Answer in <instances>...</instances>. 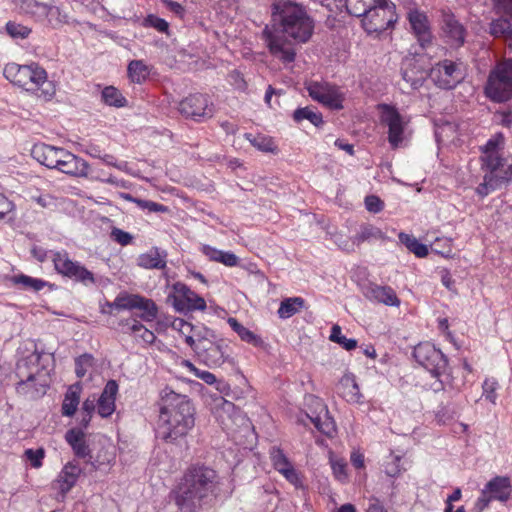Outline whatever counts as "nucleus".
I'll return each instance as SVG.
<instances>
[{
	"label": "nucleus",
	"mask_w": 512,
	"mask_h": 512,
	"mask_svg": "<svg viewBox=\"0 0 512 512\" xmlns=\"http://www.w3.org/2000/svg\"><path fill=\"white\" fill-rule=\"evenodd\" d=\"M309 96L332 110L343 108L344 95L340 89L325 81H310L306 84Z\"/></svg>",
	"instance_id": "12"
},
{
	"label": "nucleus",
	"mask_w": 512,
	"mask_h": 512,
	"mask_svg": "<svg viewBox=\"0 0 512 512\" xmlns=\"http://www.w3.org/2000/svg\"><path fill=\"white\" fill-rule=\"evenodd\" d=\"M123 333L134 335L136 339L142 340L145 344H153L156 340L155 334L141 324L137 319H125L119 322Z\"/></svg>",
	"instance_id": "27"
},
{
	"label": "nucleus",
	"mask_w": 512,
	"mask_h": 512,
	"mask_svg": "<svg viewBox=\"0 0 512 512\" xmlns=\"http://www.w3.org/2000/svg\"><path fill=\"white\" fill-rule=\"evenodd\" d=\"M361 292L366 299L372 302L382 303L387 306L400 305L396 292L390 286H381L374 282H367L361 285Z\"/></svg>",
	"instance_id": "19"
},
{
	"label": "nucleus",
	"mask_w": 512,
	"mask_h": 512,
	"mask_svg": "<svg viewBox=\"0 0 512 512\" xmlns=\"http://www.w3.org/2000/svg\"><path fill=\"white\" fill-rule=\"evenodd\" d=\"M202 252L211 261L222 263L228 267L238 265V257L230 251H222L209 245H203Z\"/></svg>",
	"instance_id": "33"
},
{
	"label": "nucleus",
	"mask_w": 512,
	"mask_h": 512,
	"mask_svg": "<svg viewBox=\"0 0 512 512\" xmlns=\"http://www.w3.org/2000/svg\"><path fill=\"white\" fill-rule=\"evenodd\" d=\"M231 329L238 334L242 341L252 344L254 346H260L262 344V340L259 336L254 334L252 331L244 327L241 323L237 321L236 318H228L227 320Z\"/></svg>",
	"instance_id": "41"
},
{
	"label": "nucleus",
	"mask_w": 512,
	"mask_h": 512,
	"mask_svg": "<svg viewBox=\"0 0 512 512\" xmlns=\"http://www.w3.org/2000/svg\"><path fill=\"white\" fill-rule=\"evenodd\" d=\"M167 303L171 304L178 312L204 311L207 307L204 298L182 282L172 285L171 291L167 295Z\"/></svg>",
	"instance_id": "11"
},
{
	"label": "nucleus",
	"mask_w": 512,
	"mask_h": 512,
	"mask_svg": "<svg viewBox=\"0 0 512 512\" xmlns=\"http://www.w3.org/2000/svg\"><path fill=\"white\" fill-rule=\"evenodd\" d=\"M93 357L89 354H83L75 359V373L78 378H83L87 369L92 366Z\"/></svg>",
	"instance_id": "52"
},
{
	"label": "nucleus",
	"mask_w": 512,
	"mask_h": 512,
	"mask_svg": "<svg viewBox=\"0 0 512 512\" xmlns=\"http://www.w3.org/2000/svg\"><path fill=\"white\" fill-rule=\"evenodd\" d=\"M50 355L34 352L17 364L16 375L20 381L16 384V392L29 399H38L46 394L50 383V369L45 362Z\"/></svg>",
	"instance_id": "4"
},
{
	"label": "nucleus",
	"mask_w": 512,
	"mask_h": 512,
	"mask_svg": "<svg viewBox=\"0 0 512 512\" xmlns=\"http://www.w3.org/2000/svg\"><path fill=\"white\" fill-rule=\"evenodd\" d=\"M134 300V294H119L113 302H106L104 305L101 306V313H111V309L116 310H132Z\"/></svg>",
	"instance_id": "39"
},
{
	"label": "nucleus",
	"mask_w": 512,
	"mask_h": 512,
	"mask_svg": "<svg viewBox=\"0 0 512 512\" xmlns=\"http://www.w3.org/2000/svg\"><path fill=\"white\" fill-rule=\"evenodd\" d=\"M45 21H47L51 27L58 28L68 23V15L58 6L47 5Z\"/></svg>",
	"instance_id": "43"
},
{
	"label": "nucleus",
	"mask_w": 512,
	"mask_h": 512,
	"mask_svg": "<svg viewBox=\"0 0 512 512\" xmlns=\"http://www.w3.org/2000/svg\"><path fill=\"white\" fill-rule=\"evenodd\" d=\"M383 233L382 231L370 224L361 225L359 232L353 237L352 245L350 247H343L346 251L353 250V245H360L365 241H370L372 239H382Z\"/></svg>",
	"instance_id": "36"
},
{
	"label": "nucleus",
	"mask_w": 512,
	"mask_h": 512,
	"mask_svg": "<svg viewBox=\"0 0 512 512\" xmlns=\"http://www.w3.org/2000/svg\"><path fill=\"white\" fill-rule=\"evenodd\" d=\"M481 168L499 188L512 181V159L510 158H490L488 162L481 163Z\"/></svg>",
	"instance_id": "18"
},
{
	"label": "nucleus",
	"mask_w": 512,
	"mask_h": 512,
	"mask_svg": "<svg viewBox=\"0 0 512 512\" xmlns=\"http://www.w3.org/2000/svg\"><path fill=\"white\" fill-rule=\"evenodd\" d=\"M413 356L416 362L424 367L432 377L447 376L448 373V359L440 349H437L429 342L419 343L413 350Z\"/></svg>",
	"instance_id": "9"
},
{
	"label": "nucleus",
	"mask_w": 512,
	"mask_h": 512,
	"mask_svg": "<svg viewBox=\"0 0 512 512\" xmlns=\"http://www.w3.org/2000/svg\"><path fill=\"white\" fill-rule=\"evenodd\" d=\"M499 189V187L495 184V182L492 181L486 174L483 176V182L478 185L476 188V193L481 197L484 198L491 192Z\"/></svg>",
	"instance_id": "57"
},
{
	"label": "nucleus",
	"mask_w": 512,
	"mask_h": 512,
	"mask_svg": "<svg viewBox=\"0 0 512 512\" xmlns=\"http://www.w3.org/2000/svg\"><path fill=\"white\" fill-rule=\"evenodd\" d=\"M133 304V309L142 311L138 317L144 322H152L157 318L158 308L153 300L134 294Z\"/></svg>",
	"instance_id": "32"
},
{
	"label": "nucleus",
	"mask_w": 512,
	"mask_h": 512,
	"mask_svg": "<svg viewBox=\"0 0 512 512\" xmlns=\"http://www.w3.org/2000/svg\"><path fill=\"white\" fill-rule=\"evenodd\" d=\"M81 387L79 384L72 385L65 393L61 413L63 416L71 417L75 414L80 402Z\"/></svg>",
	"instance_id": "34"
},
{
	"label": "nucleus",
	"mask_w": 512,
	"mask_h": 512,
	"mask_svg": "<svg viewBox=\"0 0 512 512\" xmlns=\"http://www.w3.org/2000/svg\"><path fill=\"white\" fill-rule=\"evenodd\" d=\"M401 75L402 89L417 90L423 86L429 74L422 63L416 57H406L402 62Z\"/></svg>",
	"instance_id": "17"
},
{
	"label": "nucleus",
	"mask_w": 512,
	"mask_h": 512,
	"mask_svg": "<svg viewBox=\"0 0 512 512\" xmlns=\"http://www.w3.org/2000/svg\"><path fill=\"white\" fill-rule=\"evenodd\" d=\"M119 390L115 380H109L97 401V412L102 418L111 416L116 408L115 401Z\"/></svg>",
	"instance_id": "23"
},
{
	"label": "nucleus",
	"mask_w": 512,
	"mask_h": 512,
	"mask_svg": "<svg viewBox=\"0 0 512 512\" xmlns=\"http://www.w3.org/2000/svg\"><path fill=\"white\" fill-rule=\"evenodd\" d=\"M217 472L204 465L190 467L184 474L176 492V504L188 512H195L210 503L219 493Z\"/></svg>",
	"instance_id": "3"
},
{
	"label": "nucleus",
	"mask_w": 512,
	"mask_h": 512,
	"mask_svg": "<svg viewBox=\"0 0 512 512\" xmlns=\"http://www.w3.org/2000/svg\"><path fill=\"white\" fill-rule=\"evenodd\" d=\"M338 393L349 403H360L362 395L353 375H344L338 385Z\"/></svg>",
	"instance_id": "29"
},
{
	"label": "nucleus",
	"mask_w": 512,
	"mask_h": 512,
	"mask_svg": "<svg viewBox=\"0 0 512 512\" xmlns=\"http://www.w3.org/2000/svg\"><path fill=\"white\" fill-rule=\"evenodd\" d=\"M293 119L296 122H301L305 119L309 120L316 127H319L323 124L322 115L318 112H315L310 107L296 109L293 113Z\"/></svg>",
	"instance_id": "46"
},
{
	"label": "nucleus",
	"mask_w": 512,
	"mask_h": 512,
	"mask_svg": "<svg viewBox=\"0 0 512 512\" xmlns=\"http://www.w3.org/2000/svg\"><path fill=\"white\" fill-rule=\"evenodd\" d=\"M497 387H498V383L495 379H486L482 385V388H483L482 395L493 404H495L496 399H497V394H496Z\"/></svg>",
	"instance_id": "56"
},
{
	"label": "nucleus",
	"mask_w": 512,
	"mask_h": 512,
	"mask_svg": "<svg viewBox=\"0 0 512 512\" xmlns=\"http://www.w3.org/2000/svg\"><path fill=\"white\" fill-rule=\"evenodd\" d=\"M47 5L37 0H22L20 8L25 14L30 15L36 21L44 22Z\"/></svg>",
	"instance_id": "42"
},
{
	"label": "nucleus",
	"mask_w": 512,
	"mask_h": 512,
	"mask_svg": "<svg viewBox=\"0 0 512 512\" xmlns=\"http://www.w3.org/2000/svg\"><path fill=\"white\" fill-rule=\"evenodd\" d=\"M178 111L185 118L195 121L211 117L213 114L208 96L200 93L191 94L182 99L178 104Z\"/></svg>",
	"instance_id": "15"
},
{
	"label": "nucleus",
	"mask_w": 512,
	"mask_h": 512,
	"mask_svg": "<svg viewBox=\"0 0 512 512\" xmlns=\"http://www.w3.org/2000/svg\"><path fill=\"white\" fill-rule=\"evenodd\" d=\"M65 440L71 446L74 454L79 458L90 455V449L85 441V433L80 428L69 429L65 433Z\"/></svg>",
	"instance_id": "28"
},
{
	"label": "nucleus",
	"mask_w": 512,
	"mask_h": 512,
	"mask_svg": "<svg viewBox=\"0 0 512 512\" xmlns=\"http://www.w3.org/2000/svg\"><path fill=\"white\" fill-rule=\"evenodd\" d=\"M33 256L39 261L44 262L48 258L54 264L58 274L73 281L82 283L85 286L95 284L94 274L78 261H73L67 251H46L43 248L35 247L32 249Z\"/></svg>",
	"instance_id": "6"
},
{
	"label": "nucleus",
	"mask_w": 512,
	"mask_h": 512,
	"mask_svg": "<svg viewBox=\"0 0 512 512\" xmlns=\"http://www.w3.org/2000/svg\"><path fill=\"white\" fill-rule=\"evenodd\" d=\"M304 299L301 297L286 298L280 303L277 311L281 319H287L298 313L304 307Z\"/></svg>",
	"instance_id": "38"
},
{
	"label": "nucleus",
	"mask_w": 512,
	"mask_h": 512,
	"mask_svg": "<svg viewBox=\"0 0 512 512\" xmlns=\"http://www.w3.org/2000/svg\"><path fill=\"white\" fill-rule=\"evenodd\" d=\"M511 29V23L506 18L500 17L490 23L489 33L494 37L505 39Z\"/></svg>",
	"instance_id": "50"
},
{
	"label": "nucleus",
	"mask_w": 512,
	"mask_h": 512,
	"mask_svg": "<svg viewBox=\"0 0 512 512\" xmlns=\"http://www.w3.org/2000/svg\"><path fill=\"white\" fill-rule=\"evenodd\" d=\"M26 458L30 461L32 467L39 468L42 466V459L44 458L43 449H27L25 451Z\"/></svg>",
	"instance_id": "59"
},
{
	"label": "nucleus",
	"mask_w": 512,
	"mask_h": 512,
	"mask_svg": "<svg viewBox=\"0 0 512 512\" xmlns=\"http://www.w3.org/2000/svg\"><path fill=\"white\" fill-rule=\"evenodd\" d=\"M329 339L330 341L339 344L347 351H351L357 347V341L355 339L347 338L344 336L342 334L341 327L337 324L332 326Z\"/></svg>",
	"instance_id": "45"
},
{
	"label": "nucleus",
	"mask_w": 512,
	"mask_h": 512,
	"mask_svg": "<svg viewBox=\"0 0 512 512\" xmlns=\"http://www.w3.org/2000/svg\"><path fill=\"white\" fill-rule=\"evenodd\" d=\"M14 204L6 196L0 193V219H11Z\"/></svg>",
	"instance_id": "60"
},
{
	"label": "nucleus",
	"mask_w": 512,
	"mask_h": 512,
	"mask_svg": "<svg viewBox=\"0 0 512 512\" xmlns=\"http://www.w3.org/2000/svg\"><path fill=\"white\" fill-rule=\"evenodd\" d=\"M315 428L326 436L332 437L336 432V426L333 418L329 415L326 406L321 405L320 413L316 416H309Z\"/></svg>",
	"instance_id": "31"
},
{
	"label": "nucleus",
	"mask_w": 512,
	"mask_h": 512,
	"mask_svg": "<svg viewBox=\"0 0 512 512\" xmlns=\"http://www.w3.org/2000/svg\"><path fill=\"white\" fill-rule=\"evenodd\" d=\"M280 474H282L284 478L296 488H300L303 486L300 475L293 467V465L288 469L284 470L283 472H281Z\"/></svg>",
	"instance_id": "61"
},
{
	"label": "nucleus",
	"mask_w": 512,
	"mask_h": 512,
	"mask_svg": "<svg viewBox=\"0 0 512 512\" xmlns=\"http://www.w3.org/2000/svg\"><path fill=\"white\" fill-rule=\"evenodd\" d=\"M142 25L144 27H152L159 32H166L169 28V24L166 20L159 18L153 14L148 15L144 20Z\"/></svg>",
	"instance_id": "53"
},
{
	"label": "nucleus",
	"mask_w": 512,
	"mask_h": 512,
	"mask_svg": "<svg viewBox=\"0 0 512 512\" xmlns=\"http://www.w3.org/2000/svg\"><path fill=\"white\" fill-rule=\"evenodd\" d=\"M365 207L371 213H379L384 208V202L376 195H368L365 197Z\"/></svg>",
	"instance_id": "58"
},
{
	"label": "nucleus",
	"mask_w": 512,
	"mask_h": 512,
	"mask_svg": "<svg viewBox=\"0 0 512 512\" xmlns=\"http://www.w3.org/2000/svg\"><path fill=\"white\" fill-rule=\"evenodd\" d=\"M3 74L14 85L28 91L38 92L45 100H50L56 93L55 85L47 80V72L38 63L19 65L8 63Z\"/></svg>",
	"instance_id": "5"
},
{
	"label": "nucleus",
	"mask_w": 512,
	"mask_h": 512,
	"mask_svg": "<svg viewBox=\"0 0 512 512\" xmlns=\"http://www.w3.org/2000/svg\"><path fill=\"white\" fill-rule=\"evenodd\" d=\"M82 469L74 462L67 463L59 473L56 482L59 485L60 493L63 497L76 484Z\"/></svg>",
	"instance_id": "26"
},
{
	"label": "nucleus",
	"mask_w": 512,
	"mask_h": 512,
	"mask_svg": "<svg viewBox=\"0 0 512 512\" xmlns=\"http://www.w3.org/2000/svg\"><path fill=\"white\" fill-rule=\"evenodd\" d=\"M101 97L103 102L109 106L120 108L126 105L125 97H123L121 92L113 86L105 87L102 90Z\"/></svg>",
	"instance_id": "44"
},
{
	"label": "nucleus",
	"mask_w": 512,
	"mask_h": 512,
	"mask_svg": "<svg viewBox=\"0 0 512 512\" xmlns=\"http://www.w3.org/2000/svg\"><path fill=\"white\" fill-rule=\"evenodd\" d=\"M186 330H188L191 333H194L198 343L199 340L204 342H210L217 337L215 332L207 327H193L191 324L183 322L181 326V332L185 334Z\"/></svg>",
	"instance_id": "47"
},
{
	"label": "nucleus",
	"mask_w": 512,
	"mask_h": 512,
	"mask_svg": "<svg viewBox=\"0 0 512 512\" xmlns=\"http://www.w3.org/2000/svg\"><path fill=\"white\" fill-rule=\"evenodd\" d=\"M168 253L164 249L152 247L146 253H142L137 258V265L144 269L164 270L167 265Z\"/></svg>",
	"instance_id": "25"
},
{
	"label": "nucleus",
	"mask_w": 512,
	"mask_h": 512,
	"mask_svg": "<svg viewBox=\"0 0 512 512\" xmlns=\"http://www.w3.org/2000/svg\"><path fill=\"white\" fill-rule=\"evenodd\" d=\"M127 73L133 83L142 84L150 75V68L143 60H132L127 66Z\"/></svg>",
	"instance_id": "37"
},
{
	"label": "nucleus",
	"mask_w": 512,
	"mask_h": 512,
	"mask_svg": "<svg viewBox=\"0 0 512 512\" xmlns=\"http://www.w3.org/2000/svg\"><path fill=\"white\" fill-rule=\"evenodd\" d=\"M65 152L64 148L38 143L32 147L31 156L41 165L49 169H57Z\"/></svg>",
	"instance_id": "20"
},
{
	"label": "nucleus",
	"mask_w": 512,
	"mask_h": 512,
	"mask_svg": "<svg viewBox=\"0 0 512 512\" xmlns=\"http://www.w3.org/2000/svg\"><path fill=\"white\" fill-rule=\"evenodd\" d=\"M157 436L175 443L187 436L195 425V408L188 396L165 387L160 393Z\"/></svg>",
	"instance_id": "2"
},
{
	"label": "nucleus",
	"mask_w": 512,
	"mask_h": 512,
	"mask_svg": "<svg viewBox=\"0 0 512 512\" xmlns=\"http://www.w3.org/2000/svg\"><path fill=\"white\" fill-rule=\"evenodd\" d=\"M315 23L306 8L290 0H276L271 6V25H266L262 37L271 55L283 63L295 60V50L286 38L306 43L314 32Z\"/></svg>",
	"instance_id": "1"
},
{
	"label": "nucleus",
	"mask_w": 512,
	"mask_h": 512,
	"mask_svg": "<svg viewBox=\"0 0 512 512\" xmlns=\"http://www.w3.org/2000/svg\"><path fill=\"white\" fill-rule=\"evenodd\" d=\"M7 279L12 286L32 292H38L49 285L43 279L34 278L23 273L9 276Z\"/></svg>",
	"instance_id": "30"
},
{
	"label": "nucleus",
	"mask_w": 512,
	"mask_h": 512,
	"mask_svg": "<svg viewBox=\"0 0 512 512\" xmlns=\"http://www.w3.org/2000/svg\"><path fill=\"white\" fill-rule=\"evenodd\" d=\"M228 80L231 85H233L238 90H245L246 89V82L243 78V75L237 71L233 70L228 75Z\"/></svg>",
	"instance_id": "64"
},
{
	"label": "nucleus",
	"mask_w": 512,
	"mask_h": 512,
	"mask_svg": "<svg viewBox=\"0 0 512 512\" xmlns=\"http://www.w3.org/2000/svg\"><path fill=\"white\" fill-rule=\"evenodd\" d=\"M400 460H401L400 456H391V461L386 463L385 473L389 477L394 478L400 474V472H401Z\"/></svg>",
	"instance_id": "62"
},
{
	"label": "nucleus",
	"mask_w": 512,
	"mask_h": 512,
	"mask_svg": "<svg viewBox=\"0 0 512 512\" xmlns=\"http://www.w3.org/2000/svg\"><path fill=\"white\" fill-rule=\"evenodd\" d=\"M504 144V137L498 133L491 137L485 145L480 147L482 155L480 157L481 163L488 162L490 158L502 157L499 153L500 147Z\"/></svg>",
	"instance_id": "35"
},
{
	"label": "nucleus",
	"mask_w": 512,
	"mask_h": 512,
	"mask_svg": "<svg viewBox=\"0 0 512 512\" xmlns=\"http://www.w3.org/2000/svg\"><path fill=\"white\" fill-rule=\"evenodd\" d=\"M466 73L461 61L444 59L435 63L429 72L433 83L445 90L454 89L465 79Z\"/></svg>",
	"instance_id": "10"
},
{
	"label": "nucleus",
	"mask_w": 512,
	"mask_h": 512,
	"mask_svg": "<svg viewBox=\"0 0 512 512\" xmlns=\"http://www.w3.org/2000/svg\"><path fill=\"white\" fill-rule=\"evenodd\" d=\"M380 109L381 121L388 127V141L392 148H397L403 141L406 123L394 106L382 104Z\"/></svg>",
	"instance_id": "16"
},
{
	"label": "nucleus",
	"mask_w": 512,
	"mask_h": 512,
	"mask_svg": "<svg viewBox=\"0 0 512 512\" xmlns=\"http://www.w3.org/2000/svg\"><path fill=\"white\" fill-rule=\"evenodd\" d=\"M6 31L12 38L15 39H25L31 33L30 28L13 21L6 23Z\"/></svg>",
	"instance_id": "51"
},
{
	"label": "nucleus",
	"mask_w": 512,
	"mask_h": 512,
	"mask_svg": "<svg viewBox=\"0 0 512 512\" xmlns=\"http://www.w3.org/2000/svg\"><path fill=\"white\" fill-rule=\"evenodd\" d=\"M198 358L208 367L216 368L226 362H231L229 346L223 339L217 337L210 342H201L198 345Z\"/></svg>",
	"instance_id": "14"
},
{
	"label": "nucleus",
	"mask_w": 512,
	"mask_h": 512,
	"mask_svg": "<svg viewBox=\"0 0 512 512\" xmlns=\"http://www.w3.org/2000/svg\"><path fill=\"white\" fill-rule=\"evenodd\" d=\"M442 29L450 46L458 48L464 44L466 29L453 14L443 15Z\"/></svg>",
	"instance_id": "22"
},
{
	"label": "nucleus",
	"mask_w": 512,
	"mask_h": 512,
	"mask_svg": "<svg viewBox=\"0 0 512 512\" xmlns=\"http://www.w3.org/2000/svg\"><path fill=\"white\" fill-rule=\"evenodd\" d=\"M395 4L390 0H380L372 9H368L362 24L367 33H382L393 27L397 21Z\"/></svg>",
	"instance_id": "8"
},
{
	"label": "nucleus",
	"mask_w": 512,
	"mask_h": 512,
	"mask_svg": "<svg viewBox=\"0 0 512 512\" xmlns=\"http://www.w3.org/2000/svg\"><path fill=\"white\" fill-rule=\"evenodd\" d=\"M511 493V483L508 477L496 476L492 478L482 489L480 497L475 503L479 511L487 508L491 501L506 502Z\"/></svg>",
	"instance_id": "13"
},
{
	"label": "nucleus",
	"mask_w": 512,
	"mask_h": 512,
	"mask_svg": "<svg viewBox=\"0 0 512 512\" xmlns=\"http://www.w3.org/2000/svg\"><path fill=\"white\" fill-rule=\"evenodd\" d=\"M270 459L274 469L279 473L292 466V463L284 454L283 450L276 446L272 447L270 450Z\"/></svg>",
	"instance_id": "48"
},
{
	"label": "nucleus",
	"mask_w": 512,
	"mask_h": 512,
	"mask_svg": "<svg viewBox=\"0 0 512 512\" xmlns=\"http://www.w3.org/2000/svg\"><path fill=\"white\" fill-rule=\"evenodd\" d=\"M344 7L350 15L355 17H364L368 11L360 0H344Z\"/></svg>",
	"instance_id": "54"
},
{
	"label": "nucleus",
	"mask_w": 512,
	"mask_h": 512,
	"mask_svg": "<svg viewBox=\"0 0 512 512\" xmlns=\"http://www.w3.org/2000/svg\"><path fill=\"white\" fill-rule=\"evenodd\" d=\"M408 20L420 46L422 48L429 46L433 37L426 14L418 9H412L408 12Z\"/></svg>",
	"instance_id": "21"
},
{
	"label": "nucleus",
	"mask_w": 512,
	"mask_h": 512,
	"mask_svg": "<svg viewBox=\"0 0 512 512\" xmlns=\"http://www.w3.org/2000/svg\"><path fill=\"white\" fill-rule=\"evenodd\" d=\"M111 239L120 244L121 246H127L132 243L133 236L120 228L113 227L110 232Z\"/></svg>",
	"instance_id": "55"
},
{
	"label": "nucleus",
	"mask_w": 512,
	"mask_h": 512,
	"mask_svg": "<svg viewBox=\"0 0 512 512\" xmlns=\"http://www.w3.org/2000/svg\"><path fill=\"white\" fill-rule=\"evenodd\" d=\"M487 96L495 102H504L512 98V59L504 60L490 72Z\"/></svg>",
	"instance_id": "7"
},
{
	"label": "nucleus",
	"mask_w": 512,
	"mask_h": 512,
	"mask_svg": "<svg viewBox=\"0 0 512 512\" xmlns=\"http://www.w3.org/2000/svg\"><path fill=\"white\" fill-rule=\"evenodd\" d=\"M398 238L399 241L415 256L423 258L428 255L429 250L427 245L420 243L414 236L401 232L399 233Z\"/></svg>",
	"instance_id": "40"
},
{
	"label": "nucleus",
	"mask_w": 512,
	"mask_h": 512,
	"mask_svg": "<svg viewBox=\"0 0 512 512\" xmlns=\"http://www.w3.org/2000/svg\"><path fill=\"white\" fill-rule=\"evenodd\" d=\"M246 138L249 140L252 146L262 152H274L276 146L271 137L265 135L246 134Z\"/></svg>",
	"instance_id": "49"
},
{
	"label": "nucleus",
	"mask_w": 512,
	"mask_h": 512,
	"mask_svg": "<svg viewBox=\"0 0 512 512\" xmlns=\"http://www.w3.org/2000/svg\"><path fill=\"white\" fill-rule=\"evenodd\" d=\"M493 6L498 14L512 17V0H492Z\"/></svg>",
	"instance_id": "63"
},
{
	"label": "nucleus",
	"mask_w": 512,
	"mask_h": 512,
	"mask_svg": "<svg viewBox=\"0 0 512 512\" xmlns=\"http://www.w3.org/2000/svg\"><path fill=\"white\" fill-rule=\"evenodd\" d=\"M89 168L87 161L66 150L57 170L70 176L87 177Z\"/></svg>",
	"instance_id": "24"
}]
</instances>
